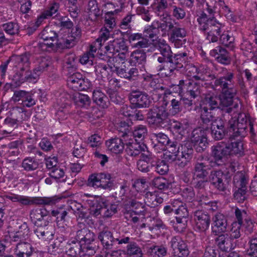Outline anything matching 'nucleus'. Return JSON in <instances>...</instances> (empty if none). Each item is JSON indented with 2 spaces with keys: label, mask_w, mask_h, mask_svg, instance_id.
Returning a JSON list of instances; mask_svg holds the SVG:
<instances>
[{
  "label": "nucleus",
  "mask_w": 257,
  "mask_h": 257,
  "mask_svg": "<svg viewBox=\"0 0 257 257\" xmlns=\"http://www.w3.org/2000/svg\"><path fill=\"white\" fill-rule=\"evenodd\" d=\"M48 214V211L45 208H36L33 209L30 212V217L32 220H34L35 224L40 225L39 222L44 219Z\"/></svg>",
  "instance_id": "nucleus-48"
},
{
  "label": "nucleus",
  "mask_w": 257,
  "mask_h": 257,
  "mask_svg": "<svg viewBox=\"0 0 257 257\" xmlns=\"http://www.w3.org/2000/svg\"><path fill=\"white\" fill-rule=\"evenodd\" d=\"M105 145L109 151L115 154H118L122 152L125 142H123L121 139L115 138L106 141Z\"/></svg>",
  "instance_id": "nucleus-34"
},
{
  "label": "nucleus",
  "mask_w": 257,
  "mask_h": 257,
  "mask_svg": "<svg viewBox=\"0 0 257 257\" xmlns=\"http://www.w3.org/2000/svg\"><path fill=\"white\" fill-rule=\"evenodd\" d=\"M18 121L17 118L7 117L4 120V124L6 126L8 129L1 130L0 132L3 135L11 134L15 128L17 127Z\"/></svg>",
  "instance_id": "nucleus-55"
},
{
  "label": "nucleus",
  "mask_w": 257,
  "mask_h": 257,
  "mask_svg": "<svg viewBox=\"0 0 257 257\" xmlns=\"http://www.w3.org/2000/svg\"><path fill=\"white\" fill-rule=\"evenodd\" d=\"M7 198L14 202H19L23 205H29L32 204L53 205L56 203L58 199L54 197H35L31 199L30 197L12 194L7 195Z\"/></svg>",
  "instance_id": "nucleus-8"
},
{
  "label": "nucleus",
  "mask_w": 257,
  "mask_h": 257,
  "mask_svg": "<svg viewBox=\"0 0 257 257\" xmlns=\"http://www.w3.org/2000/svg\"><path fill=\"white\" fill-rule=\"evenodd\" d=\"M68 87L74 91H83L89 89L91 84L88 79L83 78L82 75L78 72L74 73L67 78Z\"/></svg>",
  "instance_id": "nucleus-10"
},
{
  "label": "nucleus",
  "mask_w": 257,
  "mask_h": 257,
  "mask_svg": "<svg viewBox=\"0 0 257 257\" xmlns=\"http://www.w3.org/2000/svg\"><path fill=\"white\" fill-rule=\"evenodd\" d=\"M117 212V205L111 204L108 206L106 203L104 201V205H101L99 208L96 209L93 213L95 217L99 215L102 214L105 217H109Z\"/></svg>",
  "instance_id": "nucleus-35"
},
{
  "label": "nucleus",
  "mask_w": 257,
  "mask_h": 257,
  "mask_svg": "<svg viewBox=\"0 0 257 257\" xmlns=\"http://www.w3.org/2000/svg\"><path fill=\"white\" fill-rule=\"evenodd\" d=\"M175 204L176 207L175 209V213L179 217L188 218L189 212L185 204L179 200H175Z\"/></svg>",
  "instance_id": "nucleus-56"
},
{
  "label": "nucleus",
  "mask_w": 257,
  "mask_h": 257,
  "mask_svg": "<svg viewBox=\"0 0 257 257\" xmlns=\"http://www.w3.org/2000/svg\"><path fill=\"white\" fill-rule=\"evenodd\" d=\"M126 251L130 257H143V252L141 248L134 241L127 244Z\"/></svg>",
  "instance_id": "nucleus-50"
},
{
  "label": "nucleus",
  "mask_w": 257,
  "mask_h": 257,
  "mask_svg": "<svg viewBox=\"0 0 257 257\" xmlns=\"http://www.w3.org/2000/svg\"><path fill=\"white\" fill-rule=\"evenodd\" d=\"M197 21L199 29L207 34V39L210 42H216L220 35L221 29L223 26L214 17H207V15L202 12L197 15Z\"/></svg>",
  "instance_id": "nucleus-2"
},
{
  "label": "nucleus",
  "mask_w": 257,
  "mask_h": 257,
  "mask_svg": "<svg viewBox=\"0 0 257 257\" xmlns=\"http://www.w3.org/2000/svg\"><path fill=\"white\" fill-rule=\"evenodd\" d=\"M72 98L75 104L80 107L87 108L91 103V100L86 94L76 93L73 95Z\"/></svg>",
  "instance_id": "nucleus-44"
},
{
  "label": "nucleus",
  "mask_w": 257,
  "mask_h": 257,
  "mask_svg": "<svg viewBox=\"0 0 257 257\" xmlns=\"http://www.w3.org/2000/svg\"><path fill=\"white\" fill-rule=\"evenodd\" d=\"M234 78L233 71L226 70L223 76L215 79L214 82L215 89L221 92L218 104L224 118L226 114L231 115L240 109L238 103L233 101V98L237 92V89L234 86Z\"/></svg>",
  "instance_id": "nucleus-1"
},
{
  "label": "nucleus",
  "mask_w": 257,
  "mask_h": 257,
  "mask_svg": "<svg viewBox=\"0 0 257 257\" xmlns=\"http://www.w3.org/2000/svg\"><path fill=\"white\" fill-rule=\"evenodd\" d=\"M60 8V2L58 0H54L49 4L48 8L43 13L48 18H55L59 15Z\"/></svg>",
  "instance_id": "nucleus-51"
},
{
  "label": "nucleus",
  "mask_w": 257,
  "mask_h": 257,
  "mask_svg": "<svg viewBox=\"0 0 257 257\" xmlns=\"http://www.w3.org/2000/svg\"><path fill=\"white\" fill-rule=\"evenodd\" d=\"M92 99L93 101L101 108H105L109 105L108 97L99 89L93 90Z\"/></svg>",
  "instance_id": "nucleus-39"
},
{
  "label": "nucleus",
  "mask_w": 257,
  "mask_h": 257,
  "mask_svg": "<svg viewBox=\"0 0 257 257\" xmlns=\"http://www.w3.org/2000/svg\"><path fill=\"white\" fill-rule=\"evenodd\" d=\"M211 155L218 164L224 163L230 156L229 146L223 143H218L212 147Z\"/></svg>",
  "instance_id": "nucleus-15"
},
{
  "label": "nucleus",
  "mask_w": 257,
  "mask_h": 257,
  "mask_svg": "<svg viewBox=\"0 0 257 257\" xmlns=\"http://www.w3.org/2000/svg\"><path fill=\"white\" fill-rule=\"evenodd\" d=\"M227 217L222 213H217L213 218L212 230L216 235L224 233L227 226Z\"/></svg>",
  "instance_id": "nucleus-21"
},
{
  "label": "nucleus",
  "mask_w": 257,
  "mask_h": 257,
  "mask_svg": "<svg viewBox=\"0 0 257 257\" xmlns=\"http://www.w3.org/2000/svg\"><path fill=\"white\" fill-rule=\"evenodd\" d=\"M229 146L230 156L235 155L242 156L244 154L243 145L241 141H237L227 145Z\"/></svg>",
  "instance_id": "nucleus-54"
},
{
  "label": "nucleus",
  "mask_w": 257,
  "mask_h": 257,
  "mask_svg": "<svg viewBox=\"0 0 257 257\" xmlns=\"http://www.w3.org/2000/svg\"><path fill=\"white\" fill-rule=\"evenodd\" d=\"M244 227L245 233L248 236L257 233V224L250 218L242 225Z\"/></svg>",
  "instance_id": "nucleus-60"
},
{
  "label": "nucleus",
  "mask_w": 257,
  "mask_h": 257,
  "mask_svg": "<svg viewBox=\"0 0 257 257\" xmlns=\"http://www.w3.org/2000/svg\"><path fill=\"white\" fill-rule=\"evenodd\" d=\"M209 158L199 156L193 164V177L196 178H207L208 172L211 169L209 165Z\"/></svg>",
  "instance_id": "nucleus-12"
},
{
  "label": "nucleus",
  "mask_w": 257,
  "mask_h": 257,
  "mask_svg": "<svg viewBox=\"0 0 257 257\" xmlns=\"http://www.w3.org/2000/svg\"><path fill=\"white\" fill-rule=\"evenodd\" d=\"M128 99L134 107L137 108L148 107L151 102L148 94L138 90L131 92Z\"/></svg>",
  "instance_id": "nucleus-16"
},
{
  "label": "nucleus",
  "mask_w": 257,
  "mask_h": 257,
  "mask_svg": "<svg viewBox=\"0 0 257 257\" xmlns=\"http://www.w3.org/2000/svg\"><path fill=\"white\" fill-rule=\"evenodd\" d=\"M168 102L164 100L162 105L154 106L149 109L147 114L149 124L156 127L168 128L170 127L172 120L170 113L166 109Z\"/></svg>",
  "instance_id": "nucleus-3"
},
{
  "label": "nucleus",
  "mask_w": 257,
  "mask_h": 257,
  "mask_svg": "<svg viewBox=\"0 0 257 257\" xmlns=\"http://www.w3.org/2000/svg\"><path fill=\"white\" fill-rule=\"evenodd\" d=\"M167 0H154L152 8L155 14L161 20L167 19L171 16L170 13L168 11L169 8H172V16L177 20L183 19L186 17V12L183 8L173 5Z\"/></svg>",
  "instance_id": "nucleus-5"
},
{
  "label": "nucleus",
  "mask_w": 257,
  "mask_h": 257,
  "mask_svg": "<svg viewBox=\"0 0 257 257\" xmlns=\"http://www.w3.org/2000/svg\"><path fill=\"white\" fill-rule=\"evenodd\" d=\"M170 244L175 254L174 255L187 257L189 255V250L186 242L179 236L173 237L170 241Z\"/></svg>",
  "instance_id": "nucleus-19"
},
{
  "label": "nucleus",
  "mask_w": 257,
  "mask_h": 257,
  "mask_svg": "<svg viewBox=\"0 0 257 257\" xmlns=\"http://www.w3.org/2000/svg\"><path fill=\"white\" fill-rule=\"evenodd\" d=\"M218 100V97L213 93L205 94L200 106L213 110L219 108Z\"/></svg>",
  "instance_id": "nucleus-38"
},
{
  "label": "nucleus",
  "mask_w": 257,
  "mask_h": 257,
  "mask_svg": "<svg viewBox=\"0 0 257 257\" xmlns=\"http://www.w3.org/2000/svg\"><path fill=\"white\" fill-rule=\"evenodd\" d=\"M81 198L85 205H87L90 208V212L93 215L95 210L100 206L104 205V200L96 196L84 193L81 195Z\"/></svg>",
  "instance_id": "nucleus-27"
},
{
  "label": "nucleus",
  "mask_w": 257,
  "mask_h": 257,
  "mask_svg": "<svg viewBox=\"0 0 257 257\" xmlns=\"http://www.w3.org/2000/svg\"><path fill=\"white\" fill-rule=\"evenodd\" d=\"M128 40L133 47L143 48L148 46V40L144 38L142 34H130L128 37Z\"/></svg>",
  "instance_id": "nucleus-36"
},
{
  "label": "nucleus",
  "mask_w": 257,
  "mask_h": 257,
  "mask_svg": "<svg viewBox=\"0 0 257 257\" xmlns=\"http://www.w3.org/2000/svg\"><path fill=\"white\" fill-rule=\"evenodd\" d=\"M98 239L101 242L103 249L108 254L109 251L115 247V237L107 227H104L98 234Z\"/></svg>",
  "instance_id": "nucleus-14"
},
{
  "label": "nucleus",
  "mask_w": 257,
  "mask_h": 257,
  "mask_svg": "<svg viewBox=\"0 0 257 257\" xmlns=\"http://www.w3.org/2000/svg\"><path fill=\"white\" fill-rule=\"evenodd\" d=\"M193 149L190 142L180 144L179 154H177L179 162L178 165L181 167H184L193 157Z\"/></svg>",
  "instance_id": "nucleus-17"
},
{
  "label": "nucleus",
  "mask_w": 257,
  "mask_h": 257,
  "mask_svg": "<svg viewBox=\"0 0 257 257\" xmlns=\"http://www.w3.org/2000/svg\"><path fill=\"white\" fill-rule=\"evenodd\" d=\"M209 180L215 188L224 192L227 189L230 178L220 170H213L210 172Z\"/></svg>",
  "instance_id": "nucleus-11"
},
{
  "label": "nucleus",
  "mask_w": 257,
  "mask_h": 257,
  "mask_svg": "<svg viewBox=\"0 0 257 257\" xmlns=\"http://www.w3.org/2000/svg\"><path fill=\"white\" fill-rule=\"evenodd\" d=\"M104 176L103 175H100V173L90 175L87 180V185L94 188H101L103 189H107L110 185L107 184L106 186H104L100 184L101 180L103 178L102 177Z\"/></svg>",
  "instance_id": "nucleus-41"
},
{
  "label": "nucleus",
  "mask_w": 257,
  "mask_h": 257,
  "mask_svg": "<svg viewBox=\"0 0 257 257\" xmlns=\"http://www.w3.org/2000/svg\"><path fill=\"white\" fill-rule=\"evenodd\" d=\"M187 85L186 86V92L193 98L195 99L200 96L201 87L197 82L186 81Z\"/></svg>",
  "instance_id": "nucleus-42"
},
{
  "label": "nucleus",
  "mask_w": 257,
  "mask_h": 257,
  "mask_svg": "<svg viewBox=\"0 0 257 257\" xmlns=\"http://www.w3.org/2000/svg\"><path fill=\"white\" fill-rule=\"evenodd\" d=\"M206 178H196L193 177L194 188L198 191L197 196L200 198L199 202L201 204H206L205 199L207 198L205 192V186L207 183Z\"/></svg>",
  "instance_id": "nucleus-31"
},
{
  "label": "nucleus",
  "mask_w": 257,
  "mask_h": 257,
  "mask_svg": "<svg viewBox=\"0 0 257 257\" xmlns=\"http://www.w3.org/2000/svg\"><path fill=\"white\" fill-rule=\"evenodd\" d=\"M234 214L237 221L233 222H238L241 225L250 218L245 210L237 207L234 208Z\"/></svg>",
  "instance_id": "nucleus-57"
},
{
  "label": "nucleus",
  "mask_w": 257,
  "mask_h": 257,
  "mask_svg": "<svg viewBox=\"0 0 257 257\" xmlns=\"http://www.w3.org/2000/svg\"><path fill=\"white\" fill-rule=\"evenodd\" d=\"M2 29L6 33L10 35H14L18 33V24L14 22H8L2 25Z\"/></svg>",
  "instance_id": "nucleus-62"
},
{
  "label": "nucleus",
  "mask_w": 257,
  "mask_h": 257,
  "mask_svg": "<svg viewBox=\"0 0 257 257\" xmlns=\"http://www.w3.org/2000/svg\"><path fill=\"white\" fill-rule=\"evenodd\" d=\"M33 252L32 245L27 242H19L14 249L16 257H30Z\"/></svg>",
  "instance_id": "nucleus-29"
},
{
  "label": "nucleus",
  "mask_w": 257,
  "mask_h": 257,
  "mask_svg": "<svg viewBox=\"0 0 257 257\" xmlns=\"http://www.w3.org/2000/svg\"><path fill=\"white\" fill-rule=\"evenodd\" d=\"M209 130L212 137L217 141L223 139L228 132L232 133V131H230L228 128V122H226L225 118L223 117L210 124Z\"/></svg>",
  "instance_id": "nucleus-13"
},
{
  "label": "nucleus",
  "mask_w": 257,
  "mask_h": 257,
  "mask_svg": "<svg viewBox=\"0 0 257 257\" xmlns=\"http://www.w3.org/2000/svg\"><path fill=\"white\" fill-rule=\"evenodd\" d=\"M171 32L169 37V40L174 43L177 47H179L183 44L181 40L186 36V31L183 28L179 27L177 23H175L173 28L171 30Z\"/></svg>",
  "instance_id": "nucleus-26"
},
{
  "label": "nucleus",
  "mask_w": 257,
  "mask_h": 257,
  "mask_svg": "<svg viewBox=\"0 0 257 257\" xmlns=\"http://www.w3.org/2000/svg\"><path fill=\"white\" fill-rule=\"evenodd\" d=\"M39 164L34 157H27L22 162V167L26 171L35 170L39 167Z\"/></svg>",
  "instance_id": "nucleus-52"
},
{
  "label": "nucleus",
  "mask_w": 257,
  "mask_h": 257,
  "mask_svg": "<svg viewBox=\"0 0 257 257\" xmlns=\"http://www.w3.org/2000/svg\"><path fill=\"white\" fill-rule=\"evenodd\" d=\"M87 13L89 16H94L95 18L100 16L101 13L95 0H90L87 6Z\"/></svg>",
  "instance_id": "nucleus-63"
},
{
  "label": "nucleus",
  "mask_w": 257,
  "mask_h": 257,
  "mask_svg": "<svg viewBox=\"0 0 257 257\" xmlns=\"http://www.w3.org/2000/svg\"><path fill=\"white\" fill-rule=\"evenodd\" d=\"M195 226L201 232L206 231L210 223V217L209 214L202 210H196L194 212Z\"/></svg>",
  "instance_id": "nucleus-20"
},
{
  "label": "nucleus",
  "mask_w": 257,
  "mask_h": 257,
  "mask_svg": "<svg viewBox=\"0 0 257 257\" xmlns=\"http://www.w3.org/2000/svg\"><path fill=\"white\" fill-rule=\"evenodd\" d=\"M187 85L186 81L182 79L179 81L178 84H172L171 86V93H176L178 94V97L182 96L186 89V86Z\"/></svg>",
  "instance_id": "nucleus-64"
},
{
  "label": "nucleus",
  "mask_w": 257,
  "mask_h": 257,
  "mask_svg": "<svg viewBox=\"0 0 257 257\" xmlns=\"http://www.w3.org/2000/svg\"><path fill=\"white\" fill-rule=\"evenodd\" d=\"M142 198V195L139 194L125 199L121 204L123 213L124 215L132 213L139 214L143 212L145 206Z\"/></svg>",
  "instance_id": "nucleus-9"
},
{
  "label": "nucleus",
  "mask_w": 257,
  "mask_h": 257,
  "mask_svg": "<svg viewBox=\"0 0 257 257\" xmlns=\"http://www.w3.org/2000/svg\"><path fill=\"white\" fill-rule=\"evenodd\" d=\"M210 54L221 64L228 65L231 62V57L228 52L221 46H217L211 50Z\"/></svg>",
  "instance_id": "nucleus-25"
},
{
  "label": "nucleus",
  "mask_w": 257,
  "mask_h": 257,
  "mask_svg": "<svg viewBox=\"0 0 257 257\" xmlns=\"http://www.w3.org/2000/svg\"><path fill=\"white\" fill-rule=\"evenodd\" d=\"M48 221L45 220L43 226L41 224L37 225V227L35 230V233L39 239L43 240L52 239L53 233L52 228L48 226Z\"/></svg>",
  "instance_id": "nucleus-32"
},
{
  "label": "nucleus",
  "mask_w": 257,
  "mask_h": 257,
  "mask_svg": "<svg viewBox=\"0 0 257 257\" xmlns=\"http://www.w3.org/2000/svg\"><path fill=\"white\" fill-rule=\"evenodd\" d=\"M233 182L235 188L246 186L247 181L244 174L241 172L238 171L235 173Z\"/></svg>",
  "instance_id": "nucleus-61"
},
{
  "label": "nucleus",
  "mask_w": 257,
  "mask_h": 257,
  "mask_svg": "<svg viewBox=\"0 0 257 257\" xmlns=\"http://www.w3.org/2000/svg\"><path fill=\"white\" fill-rule=\"evenodd\" d=\"M145 203L151 207H155L163 202V198L155 192H147L145 194Z\"/></svg>",
  "instance_id": "nucleus-40"
},
{
  "label": "nucleus",
  "mask_w": 257,
  "mask_h": 257,
  "mask_svg": "<svg viewBox=\"0 0 257 257\" xmlns=\"http://www.w3.org/2000/svg\"><path fill=\"white\" fill-rule=\"evenodd\" d=\"M77 41L70 35L59 38L57 40L58 49L71 48L76 45Z\"/></svg>",
  "instance_id": "nucleus-49"
},
{
  "label": "nucleus",
  "mask_w": 257,
  "mask_h": 257,
  "mask_svg": "<svg viewBox=\"0 0 257 257\" xmlns=\"http://www.w3.org/2000/svg\"><path fill=\"white\" fill-rule=\"evenodd\" d=\"M148 253L153 257H164L167 253V247L163 245H153L149 247Z\"/></svg>",
  "instance_id": "nucleus-47"
},
{
  "label": "nucleus",
  "mask_w": 257,
  "mask_h": 257,
  "mask_svg": "<svg viewBox=\"0 0 257 257\" xmlns=\"http://www.w3.org/2000/svg\"><path fill=\"white\" fill-rule=\"evenodd\" d=\"M148 133V129L146 125H139L134 127L132 132H130V136L133 135L136 142H140L146 138Z\"/></svg>",
  "instance_id": "nucleus-46"
},
{
  "label": "nucleus",
  "mask_w": 257,
  "mask_h": 257,
  "mask_svg": "<svg viewBox=\"0 0 257 257\" xmlns=\"http://www.w3.org/2000/svg\"><path fill=\"white\" fill-rule=\"evenodd\" d=\"M215 239V243L218 248L223 251H229L233 248V239L227 233H220Z\"/></svg>",
  "instance_id": "nucleus-28"
},
{
  "label": "nucleus",
  "mask_w": 257,
  "mask_h": 257,
  "mask_svg": "<svg viewBox=\"0 0 257 257\" xmlns=\"http://www.w3.org/2000/svg\"><path fill=\"white\" fill-rule=\"evenodd\" d=\"M187 59V53L185 52L172 55L168 62L170 64V67L164 73H162V75L164 74L165 77H170L173 74L175 70L183 67Z\"/></svg>",
  "instance_id": "nucleus-18"
},
{
  "label": "nucleus",
  "mask_w": 257,
  "mask_h": 257,
  "mask_svg": "<svg viewBox=\"0 0 257 257\" xmlns=\"http://www.w3.org/2000/svg\"><path fill=\"white\" fill-rule=\"evenodd\" d=\"M246 186L236 188L233 197L234 199L238 203H242L247 198Z\"/></svg>",
  "instance_id": "nucleus-58"
},
{
  "label": "nucleus",
  "mask_w": 257,
  "mask_h": 257,
  "mask_svg": "<svg viewBox=\"0 0 257 257\" xmlns=\"http://www.w3.org/2000/svg\"><path fill=\"white\" fill-rule=\"evenodd\" d=\"M213 109L200 106V118L201 128L206 131H209L210 124L218 119L213 113Z\"/></svg>",
  "instance_id": "nucleus-22"
},
{
  "label": "nucleus",
  "mask_w": 257,
  "mask_h": 257,
  "mask_svg": "<svg viewBox=\"0 0 257 257\" xmlns=\"http://www.w3.org/2000/svg\"><path fill=\"white\" fill-rule=\"evenodd\" d=\"M157 48L160 53L153 54L149 62V67L153 71L161 72L166 70L165 64L168 63L173 52L170 46L164 40L158 42Z\"/></svg>",
  "instance_id": "nucleus-4"
},
{
  "label": "nucleus",
  "mask_w": 257,
  "mask_h": 257,
  "mask_svg": "<svg viewBox=\"0 0 257 257\" xmlns=\"http://www.w3.org/2000/svg\"><path fill=\"white\" fill-rule=\"evenodd\" d=\"M125 145H126L125 151L127 154L131 157H136L140 155L141 152H145L147 146L142 143L138 142H134L133 140H127L124 139Z\"/></svg>",
  "instance_id": "nucleus-24"
},
{
  "label": "nucleus",
  "mask_w": 257,
  "mask_h": 257,
  "mask_svg": "<svg viewBox=\"0 0 257 257\" xmlns=\"http://www.w3.org/2000/svg\"><path fill=\"white\" fill-rule=\"evenodd\" d=\"M30 55L28 53H25L21 55L17 56L15 57L16 61L18 63L19 67L21 71H25L29 68L30 64L29 61Z\"/></svg>",
  "instance_id": "nucleus-53"
},
{
  "label": "nucleus",
  "mask_w": 257,
  "mask_h": 257,
  "mask_svg": "<svg viewBox=\"0 0 257 257\" xmlns=\"http://www.w3.org/2000/svg\"><path fill=\"white\" fill-rule=\"evenodd\" d=\"M95 234L86 227L78 230L76 232L75 238L79 242L84 244H89L95 240Z\"/></svg>",
  "instance_id": "nucleus-33"
},
{
  "label": "nucleus",
  "mask_w": 257,
  "mask_h": 257,
  "mask_svg": "<svg viewBox=\"0 0 257 257\" xmlns=\"http://www.w3.org/2000/svg\"><path fill=\"white\" fill-rule=\"evenodd\" d=\"M231 116V118L228 121V128L232 131L230 137H244L249 122H251L249 116L244 113H239V111Z\"/></svg>",
  "instance_id": "nucleus-6"
},
{
  "label": "nucleus",
  "mask_w": 257,
  "mask_h": 257,
  "mask_svg": "<svg viewBox=\"0 0 257 257\" xmlns=\"http://www.w3.org/2000/svg\"><path fill=\"white\" fill-rule=\"evenodd\" d=\"M147 55L143 50H137L132 53L130 62L132 65L143 64L146 61Z\"/></svg>",
  "instance_id": "nucleus-43"
},
{
  "label": "nucleus",
  "mask_w": 257,
  "mask_h": 257,
  "mask_svg": "<svg viewBox=\"0 0 257 257\" xmlns=\"http://www.w3.org/2000/svg\"><path fill=\"white\" fill-rule=\"evenodd\" d=\"M66 253L71 256H76L79 255L82 251L81 243L76 238H72L68 240L66 245Z\"/></svg>",
  "instance_id": "nucleus-37"
},
{
  "label": "nucleus",
  "mask_w": 257,
  "mask_h": 257,
  "mask_svg": "<svg viewBox=\"0 0 257 257\" xmlns=\"http://www.w3.org/2000/svg\"><path fill=\"white\" fill-rule=\"evenodd\" d=\"M247 257H257V233L248 237Z\"/></svg>",
  "instance_id": "nucleus-45"
},
{
  "label": "nucleus",
  "mask_w": 257,
  "mask_h": 257,
  "mask_svg": "<svg viewBox=\"0 0 257 257\" xmlns=\"http://www.w3.org/2000/svg\"><path fill=\"white\" fill-rule=\"evenodd\" d=\"M104 53L107 56H103L102 59H105V57L109 58L108 61L110 60L112 56L118 53V55L121 60L125 59V55L128 52V47L125 44V42L122 35L120 33V37L115 38L112 41H110L108 44L104 47Z\"/></svg>",
  "instance_id": "nucleus-7"
},
{
  "label": "nucleus",
  "mask_w": 257,
  "mask_h": 257,
  "mask_svg": "<svg viewBox=\"0 0 257 257\" xmlns=\"http://www.w3.org/2000/svg\"><path fill=\"white\" fill-rule=\"evenodd\" d=\"M153 185L159 190H167L170 186L169 180L163 177H158L153 180Z\"/></svg>",
  "instance_id": "nucleus-59"
},
{
  "label": "nucleus",
  "mask_w": 257,
  "mask_h": 257,
  "mask_svg": "<svg viewBox=\"0 0 257 257\" xmlns=\"http://www.w3.org/2000/svg\"><path fill=\"white\" fill-rule=\"evenodd\" d=\"M18 224L19 225L18 230L12 233L10 236L13 241L21 242L28 237L29 228L26 222L20 221Z\"/></svg>",
  "instance_id": "nucleus-30"
},
{
  "label": "nucleus",
  "mask_w": 257,
  "mask_h": 257,
  "mask_svg": "<svg viewBox=\"0 0 257 257\" xmlns=\"http://www.w3.org/2000/svg\"><path fill=\"white\" fill-rule=\"evenodd\" d=\"M22 71L19 74H17L14 76L15 79L18 82V85H20L25 82L35 83L37 82L39 77L40 75L39 72L35 71V68L33 69V71Z\"/></svg>",
  "instance_id": "nucleus-23"
}]
</instances>
